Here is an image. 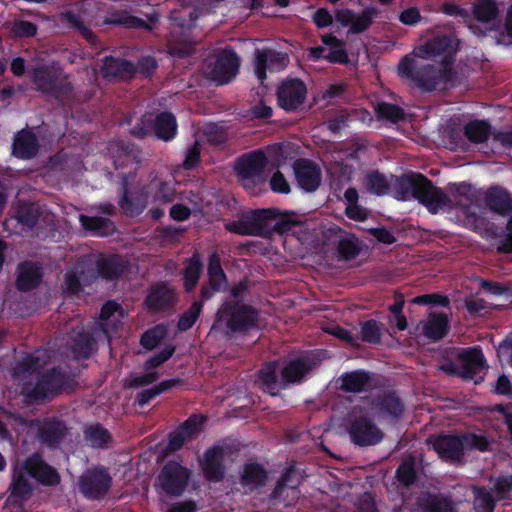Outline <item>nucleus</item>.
<instances>
[{
  "label": "nucleus",
  "instance_id": "obj_1",
  "mask_svg": "<svg viewBox=\"0 0 512 512\" xmlns=\"http://www.w3.org/2000/svg\"><path fill=\"white\" fill-rule=\"evenodd\" d=\"M469 189L470 185L465 183L450 184V190L454 196V200H452L441 188L434 186L433 182L425 175L412 172L395 178L394 197L402 201L413 198L432 214L450 208L452 204L460 206L465 217V225L469 229L479 232L485 225V218L478 212V206L468 197Z\"/></svg>",
  "mask_w": 512,
  "mask_h": 512
},
{
  "label": "nucleus",
  "instance_id": "obj_57",
  "mask_svg": "<svg viewBox=\"0 0 512 512\" xmlns=\"http://www.w3.org/2000/svg\"><path fill=\"white\" fill-rule=\"evenodd\" d=\"M496 502L485 487H474L473 507L475 512H493Z\"/></svg>",
  "mask_w": 512,
  "mask_h": 512
},
{
  "label": "nucleus",
  "instance_id": "obj_9",
  "mask_svg": "<svg viewBox=\"0 0 512 512\" xmlns=\"http://www.w3.org/2000/svg\"><path fill=\"white\" fill-rule=\"evenodd\" d=\"M458 51V40L448 34H438L416 47L413 54L421 59H434L442 56L443 67H450Z\"/></svg>",
  "mask_w": 512,
  "mask_h": 512
},
{
  "label": "nucleus",
  "instance_id": "obj_3",
  "mask_svg": "<svg viewBox=\"0 0 512 512\" xmlns=\"http://www.w3.org/2000/svg\"><path fill=\"white\" fill-rule=\"evenodd\" d=\"M398 75L423 93L447 89L453 84L456 73L451 67L438 68L433 64L417 62L409 55L401 58L397 66Z\"/></svg>",
  "mask_w": 512,
  "mask_h": 512
},
{
  "label": "nucleus",
  "instance_id": "obj_18",
  "mask_svg": "<svg viewBox=\"0 0 512 512\" xmlns=\"http://www.w3.org/2000/svg\"><path fill=\"white\" fill-rule=\"evenodd\" d=\"M206 419L202 414H191L175 431L169 433V450L178 451L186 442L196 439Z\"/></svg>",
  "mask_w": 512,
  "mask_h": 512
},
{
  "label": "nucleus",
  "instance_id": "obj_64",
  "mask_svg": "<svg viewBox=\"0 0 512 512\" xmlns=\"http://www.w3.org/2000/svg\"><path fill=\"white\" fill-rule=\"evenodd\" d=\"M11 31L18 38L34 37L37 34L38 26L31 21L15 20Z\"/></svg>",
  "mask_w": 512,
  "mask_h": 512
},
{
  "label": "nucleus",
  "instance_id": "obj_20",
  "mask_svg": "<svg viewBox=\"0 0 512 512\" xmlns=\"http://www.w3.org/2000/svg\"><path fill=\"white\" fill-rule=\"evenodd\" d=\"M373 409L379 419L397 422L405 411V404L396 391H385L374 397Z\"/></svg>",
  "mask_w": 512,
  "mask_h": 512
},
{
  "label": "nucleus",
  "instance_id": "obj_22",
  "mask_svg": "<svg viewBox=\"0 0 512 512\" xmlns=\"http://www.w3.org/2000/svg\"><path fill=\"white\" fill-rule=\"evenodd\" d=\"M293 171L298 186L305 192H314L321 183L319 167L309 159L299 158L293 163Z\"/></svg>",
  "mask_w": 512,
  "mask_h": 512
},
{
  "label": "nucleus",
  "instance_id": "obj_48",
  "mask_svg": "<svg viewBox=\"0 0 512 512\" xmlns=\"http://www.w3.org/2000/svg\"><path fill=\"white\" fill-rule=\"evenodd\" d=\"M95 340L93 335L81 329L72 338V351L76 357L88 359L93 353Z\"/></svg>",
  "mask_w": 512,
  "mask_h": 512
},
{
  "label": "nucleus",
  "instance_id": "obj_40",
  "mask_svg": "<svg viewBox=\"0 0 512 512\" xmlns=\"http://www.w3.org/2000/svg\"><path fill=\"white\" fill-rule=\"evenodd\" d=\"M420 512H454L453 502L441 494L427 493L418 498Z\"/></svg>",
  "mask_w": 512,
  "mask_h": 512
},
{
  "label": "nucleus",
  "instance_id": "obj_43",
  "mask_svg": "<svg viewBox=\"0 0 512 512\" xmlns=\"http://www.w3.org/2000/svg\"><path fill=\"white\" fill-rule=\"evenodd\" d=\"M46 362L35 353H26L24 357L17 361L12 368V376L15 379L23 378L40 371Z\"/></svg>",
  "mask_w": 512,
  "mask_h": 512
},
{
  "label": "nucleus",
  "instance_id": "obj_16",
  "mask_svg": "<svg viewBox=\"0 0 512 512\" xmlns=\"http://www.w3.org/2000/svg\"><path fill=\"white\" fill-rule=\"evenodd\" d=\"M348 432L352 443L360 447L376 445L384 437L373 420L366 416L356 417L351 422Z\"/></svg>",
  "mask_w": 512,
  "mask_h": 512
},
{
  "label": "nucleus",
  "instance_id": "obj_11",
  "mask_svg": "<svg viewBox=\"0 0 512 512\" xmlns=\"http://www.w3.org/2000/svg\"><path fill=\"white\" fill-rule=\"evenodd\" d=\"M33 83L38 91L55 98L69 97L73 93V85L66 79H59L56 70L49 65H39L33 69Z\"/></svg>",
  "mask_w": 512,
  "mask_h": 512
},
{
  "label": "nucleus",
  "instance_id": "obj_45",
  "mask_svg": "<svg viewBox=\"0 0 512 512\" xmlns=\"http://www.w3.org/2000/svg\"><path fill=\"white\" fill-rule=\"evenodd\" d=\"M116 314H118L117 321H119L120 318L124 317L125 312L122 306L115 300H108L102 305L99 316L101 321L100 327L107 336H109L111 332L117 331V325L115 323L110 327V322Z\"/></svg>",
  "mask_w": 512,
  "mask_h": 512
},
{
  "label": "nucleus",
  "instance_id": "obj_41",
  "mask_svg": "<svg viewBox=\"0 0 512 512\" xmlns=\"http://www.w3.org/2000/svg\"><path fill=\"white\" fill-rule=\"evenodd\" d=\"M494 132L486 120H471L463 127L464 136L473 144L487 142L490 136L493 137Z\"/></svg>",
  "mask_w": 512,
  "mask_h": 512
},
{
  "label": "nucleus",
  "instance_id": "obj_54",
  "mask_svg": "<svg viewBox=\"0 0 512 512\" xmlns=\"http://www.w3.org/2000/svg\"><path fill=\"white\" fill-rule=\"evenodd\" d=\"M397 481L405 487H410L417 480L416 463L413 457L404 460L396 469Z\"/></svg>",
  "mask_w": 512,
  "mask_h": 512
},
{
  "label": "nucleus",
  "instance_id": "obj_19",
  "mask_svg": "<svg viewBox=\"0 0 512 512\" xmlns=\"http://www.w3.org/2000/svg\"><path fill=\"white\" fill-rule=\"evenodd\" d=\"M176 303V291L166 282H158L151 285L144 300V304L150 313L169 311Z\"/></svg>",
  "mask_w": 512,
  "mask_h": 512
},
{
  "label": "nucleus",
  "instance_id": "obj_24",
  "mask_svg": "<svg viewBox=\"0 0 512 512\" xmlns=\"http://www.w3.org/2000/svg\"><path fill=\"white\" fill-rule=\"evenodd\" d=\"M224 448L215 445L207 449L201 462L205 478L210 482H220L225 477Z\"/></svg>",
  "mask_w": 512,
  "mask_h": 512
},
{
  "label": "nucleus",
  "instance_id": "obj_26",
  "mask_svg": "<svg viewBox=\"0 0 512 512\" xmlns=\"http://www.w3.org/2000/svg\"><path fill=\"white\" fill-rule=\"evenodd\" d=\"M16 287L21 292H29L37 288L43 278L42 267L39 263L26 261L17 268Z\"/></svg>",
  "mask_w": 512,
  "mask_h": 512
},
{
  "label": "nucleus",
  "instance_id": "obj_25",
  "mask_svg": "<svg viewBox=\"0 0 512 512\" xmlns=\"http://www.w3.org/2000/svg\"><path fill=\"white\" fill-rule=\"evenodd\" d=\"M68 433L65 421L51 417L45 419L38 429V439L50 448L58 447Z\"/></svg>",
  "mask_w": 512,
  "mask_h": 512
},
{
  "label": "nucleus",
  "instance_id": "obj_58",
  "mask_svg": "<svg viewBox=\"0 0 512 512\" xmlns=\"http://www.w3.org/2000/svg\"><path fill=\"white\" fill-rule=\"evenodd\" d=\"M203 310L202 301H194L192 305L183 312L177 322V329L181 332L193 327Z\"/></svg>",
  "mask_w": 512,
  "mask_h": 512
},
{
  "label": "nucleus",
  "instance_id": "obj_10",
  "mask_svg": "<svg viewBox=\"0 0 512 512\" xmlns=\"http://www.w3.org/2000/svg\"><path fill=\"white\" fill-rule=\"evenodd\" d=\"M191 472L175 460L167 461L161 468L157 477V486L172 497H180L186 490Z\"/></svg>",
  "mask_w": 512,
  "mask_h": 512
},
{
  "label": "nucleus",
  "instance_id": "obj_36",
  "mask_svg": "<svg viewBox=\"0 0 512 512\" xmlns=\"http://www.w3.org/2000/svg\"><path fill=\"white\" fill-rule=\"evenodd\" d=\"M85 442L94 449H105L113 441L112 434L101 423L86 425L83 429Z\"/></svg>",
  "mask_w": 512,
  "mask_h": 512
},
{
  "label": "nucleus",
  "instance_id": "obj_8",
  "mask_svg": "<svg viewBox=\"0 0 512 512\" xmlns=\"http://www.w3.org/2000/svg\"><path fill=\"white\" fill-rule=\"evenodd\" d=\"M113 478L109 469L103 465H96L86 469L78 478L79 493L87 500L100 501L110 492Z\"/></svg>",
  "mask_w": 512,
  "mask_h": 512
},
{
  "label": "nucleus",
  "instance_id": "obj_33",
  "mask_svg": "<svg viewBox=\"0 0 512 512\" xmlns=\"http://www.w3.org/2000/svg\"><path fill=\"white\" fill-rule=\"evenodd\" d=\"M153 131L155 136L164 142L172 141L178 131V124L175 115L169 111H162L153 120Z\"/></svg>",
  "mask_w": 512,
  "mask_h": 512
},
{
  "label": "nucleus",
  "instance_id": "obj_37",
  "mask_svg": "<svg viewBox=\"0 0 512 512\" xmlns=\"http://www.w3.org/2000/svg\"><path fill=\"white\" fill-rule=\"evenodd\" d=\"M39 149L35 134L29 131H21L13 143V154L20 159L33 158Z\"/></svg>",
  "mask_w": 512,
  "mask_h": 512
},
{
  "label": "nucleus",
  "instance_id": "obj_50",
  "mask_svg": "<svg viewBox=\"0 0 512 512\" xmlns=\"http://www.w3.org/2000/svg\"><path fill=\"white\" fill-rule=\"evenodd\" d=\"M32 493V485L23 467L15 468L13 472L11 495L21 500H27Z\"/></svg>",
  "mask_w": 512,
  "mask_h": 512
},
{
  "label": "nucleus",
  "instance_id": "obj_51",
  "mask_svg": "<svg viewBox=\"0 0 512 512\" xmlns=\"http://www.w3.org/2000/svg\"><path fill=\"white\" fill-rule=\"evenodd\" d=\"M472 14L475 20L489 23L495 20L499 14V8L495 0H477L473 4Z\"/></svg>",
  "mask_w": 512,
  "mask_h": 512
},
{
  "label": "nucleus",
  "instance_id": "obj_4",
  "mask_svg": "<svg viewBox=\"0 0 512 512\" xmlns=\"http://www.w3.org/2000/svg\"><path fill=\"white\" fill-rule=\"evenodd\" d=\"M428 443L442 460L450 463L462 462L466 450L485 452L490 445L486 436L472 432L430 436Z\"/></svg>",
  "mask_w": 512,
  "mask_h": 512
},
{
  "label": "nucleus",
  "instance_id": "obj_60",
  "mask_svg": "<svg viewBox=\"0 0 512 512\" xmlns=\"http://www.w3.org/2000/svg\"><path fill=\"white\" fill-rule=\"evenodd\" d=\"M360 339L363 342L369 343V344H380L382 339V331L379 326V323L374 320H366L361 323L360 327Z\"/></svg>",
  "mask_w": 512,
  "mask_h": 512
},
{
  "label": "nucleus",
  "instance_id": "obj_32",
  "mask_svg": "<svg viewBox=\"0 0 512 512\" xmlns=\"http://www.w3.org/2000/svg\"><path fill=\"white\" fill-rule=\"evenodd\" d=\"M268 473L265 467L256 462L248 461L244 464L240 474V483L243 487L249 488L251 491L265 485Z\"/></svg>",
  "mask_w": 512,
  "mask_h": 512
},
{
  "label": "nucleus",
  "instance_id": "obj_28",
  "mask_svg": "<svg viewBox=\"0 0 512 512\" xmlns=\"http://www.w3.org/2000/svg\"><path fill=\"white\" fill-rule=\"evenodd\" d=\"M121 188L122 196L118 201L119 207L127 216L140 215L146 207V196L140 191L130 190L126 178L122 180Z\"/></svg>",
  "mask_w": 512,
  "mask_h": 512
},
{
  "label": "nucleus",
  "instance_id": "obj_53",
  "mask_svg": "<svg viewBox=\"0 0 512 512\" xmlns=\"http://www.w3.org/2000/svg\"><path fill=\"white\" fill-rule=\"evenodd\" d=\"M150 187L153 191V199L155 202L168 204L174 201L176 196L174 184L155 179L150 183Z\"/></svg>",
  "mask_w": 512,
  "mask_h": 512
},
{
  "label": "nucleus",
  "instance_id": "obj_7",
  "mask_svg": "<svg viewBox=\"0 0 512 512\" xmlns=\"http://www.w3.org/2000/svg\"><path fill=\"white\" fill-rule=\"evenodd\" d=\"M460 365L448 362L440 366V369L450 376L459 377L465 381H473L480 384L484 381L487 363L480 346L469 347L459 353Z\"/></svg>",
  "mask_w": 512,
  "mask_h": 512
},
{
  "label": "nucleus",
  "instance_id": "obj_14",
  "mask_svg": "<svg viewBox=\"0 0 512 512\" xmlns=\"http://www.w3.org/2000/svg\"><path fill=\"white\" fill-rule=\"evenodd\" d=\"M276 96L280 108L286 112H294L304 103L307 87L299 78H287L278 86Z\"/></svg>",
  "mask_w": 512,
  "mask_h": 512
},
{
  "label": "nucleus",
  "instance_id": "obj_44",
  "mask_svg": "<svg viewBox=\"0 0 512 512\" xmlns=\"http://www.w3.org/2000/svg\"><path fill=\"white\" fill-rule=\"evenodd\" d=\"M394 178L393 175L390 179L378 170L369 171L364 178V186L366 190L376 196L388 195L391 191V181Z\"/></svg>",
  "mask_w": 512,
  "mask_h": 512
},
{
  "label": "nucleus",
  "instance_id": "obj_15",
  "mask_svg": "<svg viewBox=\"0 0 512 512\" xmlns=\"http://www.w3.org/2000/svg\"><path fill=\"white\" fill-rule=\"evenodd\" d=\"M254 72L258 80L263 83L267 78V71L279 72L286 68L289 57L287 53L272 48L256 49Z\"/></svg>",
  "mask_w": 512,
  "mask_h": 512
},
{
  "label": "nucleus",
  "instance_id": "obj_59",
  "mask_svg": "<svg viewBox=\"0 0 512 512\" xmlns=\"http://www.w3.org/2000/svg\"><path fill=\"white\" fill-rule=\"evenodd\" d=\"M80 223L84 230L99 235L105 234L109 226L112 225V222L108 218L87 215H80Z\"/></svg>",
  "mask_w": 512,
  "mask_h": 512
},
{
  "label": "nucleus",
  "instance_id": "obj_13",
  "mask_svg": "<svg viewBox=\"0 0 512 512\" xmlns=\"http://www.w3.org/2000/svg\"><path fill=\"white\" fill-rule=\"evenodd\" d=\"M271 209H257L243 215L239 220L225 224L227 231L238 235H269V227L265 221L273 217Z\"/></svg>",
  "mask_w": 512,
  "mask_h": 512
},
{
  "label": "nucleus",
  "instance_id": "obj_35",
  "mask_svg": "<svg viewBox=\"0 0 512 512\" xmlns=\"http://www.w3.org/2000/svg\"><path fill=\"white\" fill-rule=\"evenodd\" d=\"M158 15L151 14L148 17L149 22L137 16L131 15L128 12H118L112 14L106 23L110 25L123 26L125 28H141L147 31H151L153 25L158 22Z\"/></svg>",
  "mask_w": 512,
  "mask_h": 512
},
{
  "label": "nucleus",
  "instance_id": "obj_61",
  "mask_svg": "<svg viewBox=\"0 0 512 512\" xmlns=\"http://www.w3.org/2000/svg\"><path fill=\"white\" fill-rule=\"evenodd\" d=\"M166 336V329L162 325H156L145 331L140 338V344L147 350H152Z\"/></svg>",
  "mask_w": 512,
  "mask_h": 512
},
{
  "label": "nucleus",
  "instance_id": "obj_42",
  "mask_svg": "<svg viewBox=\"0 0 512 512\" xmlns=\"http://www.w3.org/2000/svg\"><path fill=\"white\" fill-rule=\"evenodd\" d=\"M184 382L185 381L179 377L163 380L151 388L140 391L136 396V402L139 406L143 407L160 394L165 393L175 387L182 386Z\"/></svg>",
  "mask_w": 512,
  "mask_h": 512
},
{
  "label": "nucleus",
  "instance_id": "obj_27",
  "mask_svg": "<svg viewBox=\"0 0 512 512\" xmlns=\"http://www.w3.org/2000/svg\"><path fill=\"white\" fill-rule=\"evenodd\" d=\"M485 205L495 214L507 216L512 213V194L501 186H492L484 194Z\"/></svg>",
  "mask_w": 512,
  "mask_h": 512
},
{
  "label": "nucleus",
  "instance_id": "obj_55",
  "mask_svg": "<svg viewBox=\"0 0 512 512\" xmlns=\"http://www.w3.org/2000/svg\"><path fill=\"white\" fill-rule=\"evenodd\" d=\"M378 15V10L375 7H368L365 8L360 14L355 13V18L352 21V25L350 27V33L352 34H359L367 29L372 25L374 19Z\"/></svg>",
  "mask_w": 512,
  "mask_h": 512
},
{
  "label": "nucleus",
  "instance_id": "obj_17",
  "mask_svg": "<svg viewBox=\"0 0 512 512\" xmlns=\"http://www.w3.org/2000/svg\"><path fill=\"white\" fill-rule=\"evenodd\" d=\"M97 275L106 281H117L131 268L130 261L117 253L99 254L95 262Z\"/></svg>",
  "mask_w": 512,
  "mask_h": 512
},
{
  "label": "nucleus",
  "instance_id": "obj_52",
  "mask_svg": "<svg viewBox=\"0 0 512 512\" xmlns=\"http://www.w3.org/2000/svg\"><path fill=\"white\" fill-rule=\"evenodd\" d=\"M63 16L70 28L76 30L89 44L98 46L100 43L98 36L83 23L79 15L67 11Z\"/></svg>",
  "mask_w": 512,
  "mask_h": 512
},
{
  "label": "nucleus",
  "instance_id": "obj_2",
  "mask_svg": "<svg viewBox=\"0 0 512 512\" xmlns=\"http://www.w3.org/2000/svg\"><path fill=\"white\" fill-rule=\"evenodd\" d=\"M260 312L241 300H225L218 307L211 330L220 332L227 339L247 335L259 327Z\"/></svg>",
  "mask_w": 512,
  "mask_h": 512
},
{
  "label": "nucleus",
  "instance_id": "obj_29",
  "mask_svg": "<svg viewBox=\"0 0 512 512\" xmlns=\"http://www.w3.org/2000/svg\"><path fill=\"white\" fill-rule=\"evenodd\" d=\"M102 72L107 79H132L135 76L134 62L124 58L105 56Z\"/></svg>",
  "mask_w": 512,
  "mask_h": 512
},
{
  "label": "nucleus",
  "instance_id": "obj_47",
  "mask_svg": "<svg viewBox=\"0 0 512 512\" xmlns=\"http://www.w3.org/2000/svg\"><path fill=\"white\" fill-rule=\"evenodd\" d=\"M41 214L42 212L38 205L34 203H20L15 212V219L23 227L32 230L37 226Z\"/></svg>",
  "mask_w": 512,
  "mask_h": 512
},
{
  "label": "nucleus",
  "instance_id": "obj_34",
  "mask_svg": "<svg viewBox=\"0 0 512 512\" xmlns=\"http://www.w3.org/2000/svg\"><path fill=\"white\" fill-rule=\"evenodd\" d=\"M449 332V319L445 313H430L423 323L422 334L432 341H439Z\"/></svg>",
  "mask_w": 512,
  "mask_h": 512
},
{
  "label": "nucleus",
  "instance_id": "obj_39",
  "mask_svg": "<svg viewBox=\"0 0 512 512\" xmlns=\"http://www.w3.org/2000/svg\"><path fill=\"white\" fill-rule=\"evenodd\" d=\"M321 41L323 45L327 46L328 52L326 60L333 64H348L349 56L345 49L344 41L338 39L333 34L322 35Z\"/></svg>",
  "mask_w": 512,
  "mask_h": 512
},
{
  "label": "nucleus",
  "instance_id": "obj_23",
  "mask_svg": "<svg viewBox=\"0 0 512 512\" xmlns=\"http://www.w3.org/2000/svg\"><path fill=\"white\" fill-rule=\"evenodd\" d=\"M280 372L279 362L276 360L263 364L258 371L259 388L270 396H278L282 390H285Z\"/></svg>",
  "mask_w": 512,
  "mask_h": 512
},
{
  "label": "nucleus",
  "instance_id": "obj_46",
  "mask_svg": "<svg viewBox=\"0 0 512 512\" xmlns=\"http://www.w3.org/2000/svg\"><path fill=\"white\" fill-rule=\"evenodd\" d=\"M203 270V263L198 253H194L187 259L183 271V283L186 292H191L197 285L201 272Z\"/></svg>",
  "mask_w": 512,
  "mask_h": 512
},
{
  "label": "nucleus",
  "instance_id": "obj_5",
  "mask_svg": "<svg viewBox=\"0 0 512 512\" xmlns=\"http://www.w3.org/2000/svg\"><path fill=\"white\" fill-rule=\"evenodd\" d=\"M268 158L261 149L245 153L237 158L234 170L241 186L252 196L266 191L265 168Z\"/></svg>",
  "mask_w": 512,
  "mask_h": 512
},
{
  "label": "nucleus",
  "instance_id": "obj_12",
  "mask_svg": "<svg viewBox=\"0 0 512 512\" xmlns=\"http://www.w3.org/2000/svg\"><path fill=\"white\" fill-rule=\"evenodd\" d=\"M240 58L231 47L220 49L214 60L207 64L206 72L209 78L220 85L229 83L238 73Z\"/></svg>",
  "mask_w": 512,
  "mask_h": 512
},
{
  "label": "nucleus",
  "instance_id": "obj_30",
  "mask_svg": "<svg viewBox=\"0 0 512 512\" xmlns=\"http://www.w3.org/2000/svg\"><path fill=\"white\" fill-rule=\"evenodd\" d=\"M312 369V363L306 357H298L289 361L280 372L285 389L293 384H301Z\"/></svg>",
  "mask_w": 512,
  "mask_h": 512
},
{
  "label": "nucleus",
  "instance_id": "obj_38",
  "mask_svg": "<svg viewBox=\"0 0 512 512\" xmlns=\"http://www.w3.org/2000/svg\"><path fill=\"white\" fill-rule=\"evenodd\" d=\"M302 480L303 478L300 476L299 470L295 465L286 467L282 471L280 478L277 480L270 497L272 499H279L285 489H297L302 484Z\"/></svg>",
  "mask_w": 512,
  "mask_h": 512
},
{
  "label": "nucleus",
  "instance_id": "obj_56",
  "mask_svg": "<svg viewBox=\"0 0 512 512\" xmlns=\"http://www.w3.org/2000/svg\"><path fill=\"white\" fill-rule=\"evenodd\" d=\"M375 112L378 119L388 120L392 123H398L405 118L404 110L400 106L388 102L378 103Z\"/></svg>",
  "mask_w": 512,
  "mask_h": 512
},
{
  "label": "nucleus",
  "instance_id": "obj_21",
  "mask_svg": "<svg viewBox=\"0 0 512 512\" xmlns=\"http://www.w3.org/2000/svg\"><path fill=\"white\" fill-rule=\"evenodd\" d=\"M24 472L45 486H56L60 483L58 471L47 464L40 453H33L26 458L23 465Z\"/></svg>",
  "mask_w": 512,
  "mask_h": 512
},
{
  "label": "nucleus",
  "instance_id": "obj_62",
  "mask_svg": "<svg viewBox=\"0 0 512 512\" xmlns=\"http://www.w3.org/2000/svg\"><path fill=\"white\" fill-rule=\"evenodd\" d=\"M274 214L272 218H269L265 221V224L269 227V234L274 231L278 234H285L292 230V228L296 225V222L284 216H279L276 209H271Z\"/></svg>",
  "mask_w": 512,
  "mask_h": 512
},
{
  "label": "nucleus",
  "instance_id": "obj_31",
  "mask_svg": "<svg viewBox=\"0 0 512 512\" xmlns=\"http://www.w3.org/2000/svg\"><path fill=\"white\" fill-rule=\"evenodd\" d=\"M373 373L365 370L345 372L340 376V389L348 393H362L372 387Z\"/></svg>",
  "mask_w": 512,
  "mask_h": 512
},
{
  "label": "nucleus",
  "instance_id": "obj_63",
  "mask_svg": "<svg viewBox=\"0 0 512 512\" xmlns=\"http://www.w3.org/2000/svg\"><path fill=\"white\" fill-rule=\"evenodd\" d=\"M175 346L172 344L166 345L159 352L149 357L144 363L145 371L154 370L168 361L175 353Z\"/></svg>",
  "mask_w": 512,
  "mask_h": 512
},
{
  "label": "nucleus",
  "instance_id": "obj_6",
  "mask_svg": "<svg viewBox=\"0 0 512 512\" xmlns=\"http://www.w3.org/2000/svg\"><path fill=\"white\" fill-rule=\"evenodd\" d=\"M69 383L68 374L60 367H52L42 373L34 385L25 384L21 394L28 404H38L52 400Z\"/></svg>",
  "mask_w": 512,
  "mask_h": 512
},
{
  "label": "nucleus",
  "instance_id": "obj_49",
  "mask_svg": "<svg viewBox=\"0 0 512 512\" xmlns=\"http://www.w3.org/2000/svg\"><path fill=\"white\" fill-rule=\"evenodd\" d=\"M336 250L339 260H353L362 251L361 241L354 234H350L338 240Z\"/></svg>",
  "mask_w": 512,
  "mask_h": 512
}]
</instances>
